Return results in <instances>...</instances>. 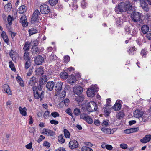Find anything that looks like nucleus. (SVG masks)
I'll list each match as a JSON object with an SVG mask.
<instances>
[{
    "mask_svg": "<svg viewBox=\"0 0 151 151\" xmlns=\"http://www.w3.org/2000/svg\"><path fill=\"white\" fill-rule=\"evenodd\" d=\"M98 90L97 88H95L94 87H91L88 89L87 91V96L90 97H93L94 96L95 93H96Z\"/></svg>",
    "mask_w": 151,
    "mask_h": 151,
    "instance_id": "5",
    "label": "nucleus"
},
{
    "mask_svg": "<svg viewBox=\"0 0 151 151\" xmlns=\"http://www.w3.org/2000/svg\"><path fill=\"white\" fill-rule=\"evenodd\" d=\"M63 83L61 81L57 82H55V90L57 92H60L62 89V87Z\"/></svg>",
    "mask_w": 151,
    "mask_h": 151,
    "instance_id": "9",
    "label": "nucleus"
},
{
    "mask_svg": "<svg viewBox=\"0 0 151 151\" xmlns=\"http://www.w3.org/2000/svg\"><path fill=\"white\" fill-rule=\"evenodd\" d=\"M4 7L5 11L6 12H9L10 11L12 8L11 3H8L4 6Z\"/></svg>",
    "mask_w": 151,
    "mask_h": 151,
    "instance_id": "24",
    "label": "nucleus"
},
{
    "mask_svg": "<svg viewBox=\"0 0 151 151\" xmlns=\"http://www.w3.org/2000/svg\"><path fill=\"white\" fill-rule=\"evenodd\" d=\"M116 116L117 119H121L124 116V114H116Z\"/></svg>",
    "mask_w": 151,
    "mask_h": 151,
    "instance_id": "46",
    "label": "nucleus"
},
{
    "mask_svg": "<svg viewBox=\"0 0 151 151\" xmlns=\"http://www.w3.org/2000/svg\"><path fill=\"white\" fill-rule=\"evenodd\" d=\"M43 145L46 147L47 148H49L50 146V144L47 141H45L44 142Z\"/></svg>",
    "mask_w": 151,
    "mask_h": 151,
    "instance_id": "49",
    "label": "nucleus"
},
{
    "mask_svg": "<svg viewBox=\"0 0 151 151\" xmlns=\"http://www.w3.org/2000/svg\"><path fill=\"white\" fill-rule=\"evenodd\" d=\"M106 148L108 150H111L112 149L113 147L111 145H106Z\"/></svg>",
    "mask_w": 151,
    "mask_h": 151,
    "instance_id": "63",
    "label": "nucleus"
},
{
    "mask_svg": "<svg viewBox=\"0 0 151 151\" xmlns=\"http://www.w3.org/2000/svg\"><path fill=\"white\" fill-rule=\"evenodd\" d=\"M25 68L26 69H28L31 65V63L30 61H26L25 63Z\"/></svg>",
    "mask_w": 151,
    "mask_h": 151,
    "instance_id": "48",
    "label": "nucleus"
},
{
    "mask_svg": "<svg viewBox=\"0 0 151 151\" xmlns=\"http://www.w3.org/2000/svg\"><path fill=\"white\" fill-rule=\"evenodd\" d=\"M2 90L6 92L9 95H11V92L10 91L9 86L7 84H5L2 86Z\"/></svg>",
    "mask_w": 151,
    "mask_h": 151,
    "instance_id": "17",
    "label": "nucleus"
},
{
    "mask_svg": "<svg viewBox=\"0 0 151 151\" xmlns=\"http://www.w3.org/2000/svg\"><path fill=\"white\" fill-rule=\"evenodd\" d=\"M69 100L68 99H65L59 105L63 104H64L65 106H68L69 102Z\"/></svg>",
    "mask_w": 151,
    "mask_h": 151,
    "instance_id": "31",
    "label": "nucleus"
},
{
    "mask_svg": "<svg viewBox=\"0 0 151 151\" xmlns=\"http://www.w3.org/2000/svg\"><path fill=\"white\" fill-rule=\"evenodd\" d=\"M68 73L65 72H62L60 73L61 77L63 79H66L68 78Z\"/></svg>",
    "mask_w": 151,
    "mask_h": 151,
    "instance_id": "34",
    "label": "nucleus"
},
{
    "mask_svg": "<svg viewBox=\"0 0 151 151\" xmlns=\"http://www.w3.org/2000/svg\"><path fill=\"white\" fill-rule=\"evenodd\" d=\"M19 109L20 113H27L26 112L27 109L25 107L22 108L21 107H19Z\"/></svg>",
    "mask_w": 151,
    "mask_h": 151,
    "instance_id": "42",
    "label": "nucleus"
},
{
    "mask_svg": "<svg viewBox=\"0 0 151 151\" xmlns=\"http://www.w3.org/2000/svg\"><path fill=\"white\" fill-rule=\"evenodd\" d=\"M76 77L73 75H71V76H70L68 80V83L72 85L73 83H74L76 81Z\"/></svg>",
    "mask_w": 151,
    "mask_h": 151,
    "instance_id": "22",
    "label": "nucleus"
},
{
    "mask_svg": "<svg viewBox=\"0 0 151 151\" xmlns=\"http://www.w3.org/2000/svg\"><path fill=\"white\" fill-rule=\"evenodd\" d=\"M54 85L55 82H54L49 81L46 85V87L48 90L51 91L53 90Z\"/></svg>",
    "mask_w": 151,
    "mask_h": 151,
    "instance_id": "12",
    "label": "nucleus"
},
{
    "mask_svg": "<svg viewBox=\"0 0 151 151\" xmlns=\"http://www.w3.org/2000/svg\"><path fill=\"white\" fill-rule=\"evenodd\" d=\"M70 57L68 56H65L64 57V62L65 63H68Z\"/></svg>",
    "mask_w": 151,
    "mask_h": 151,
    "instance_id": "58",
    "label": "nucleus"
},
{
    "mask_svg": "<svg viewBox=\"0 0 151 151\" xmlns=\"http://www.w3.org/2000/svg\"><path fill=\"white\" fill-rule=\"evenodd\" d=\"M20 22L22 23L23 27H26L28 25V23L27 22L26 17L24 15H22L21 17Z\"/></svg>",
    "mask_w": 151,
    "mask_h": 151,
    "instance_id": "10",
    "label": "nucleus"
},
{
    "mask_svg": "<svg viewBox=\"0 0 151 151\" xmlns=\"http://www.w3.org/2000/svg\"><path fill=\"white\" fill-rule=\"evenodd\" d=\"M132 9L133 7L129 3L126 4L122 2L116 6L115 10L117 14H121L122 12H127L128 14H130L132 12Z\"/></svg>",
    "mask_w": 151,
    "mask_h": 151,
    "instance_id": "1",
    "label": "nucleus"
},
{
    "mask_svg": "<svg viewBox=\"0 0 151 151\" xmlns=\"http://www.w3.org/2000/svg\"><path fill=\"white\" fill-rule=\"evenodd\" d=\"M9 66L11 70L12 71H14V72H15L16 71V69L15 68L14 66L13 63L11 61L9 62Z\"/></svg>",
    "mask_w": 151,
    "mask_h": 151,
    "instance_id": "39",
    "label": "nucleus"
},
{
    "mask_svg": "<svg viewBox=\"0 0 151 151\" xmlns=\"http://www.w3.org/2000/svg\"><path fill=\"white\" fill-rule=\"evenodd\" d=\"M134 117L139 118L142 117L145 114H133Z\"/></svg>",
    "mask_w": 151,
    "mask_h": 151,
    "instance_id": "50",
    "label": "nucleus"
},
{
    "mask_svg": "<svg viewBox=\"0 0 151 151\" xmlns=\"http://www.w3.org/2000/svg\"><path fill=\"white\" fill-rule=\"evenodd\" d=\"M40 9L41 13L44 14H48L50 11L49 7L46 4L41 5L40 6Z\"/></svg>",
    "mask_w": 151,
    "mask_h": 151,
    "instance_id": "4",
    "label": "nucleus"
},
{
    "mask_svg": "<svg viewBox=\"0 0 151 151\" xmlns=\"http://www.w3.org/2000/svg\"><path fill=\"white\" fill-rule=\"evenodd\" d=\"M31 44L29 42H25L23 47V49L25 51H28L29 50V47Z\"/></svg>",
    "mask_w": 151,
    "mask_h": 151,
    "instance_id": "26",
    "label": "nucleus"
},
{
    "mask_svg": "<svg viewBox=\"0 0 151 151\" xmlns=\"http://www.w3.org/2000/svg\"><path fill=\"white\" fill-rule=\"evenodd\" d=\"M38 16L33 15L31 19V23L32 24H34L37 22H38Z\"/></svg>",
    "mask_w": 151,
    "mask_h": 151,
    "instance_id": "28",
    "label": "nucleus"
},
{
    "mask_svg": "<svg viewBox=\"0 0 151 151\" xmlns=\"http://www.w3.org/2000/svg\"><path fill=\"white\" fill-rule=\"evenodd\" d=\"M37 30L35 29L32 28L29 29V35L31 36L33 34L37 33Z\"/></svg>",
    "mask_w": 151,
    "mask_h": 151,
    "instance_id": "32",
    "label": "nucleus"
},
{
    "mask_svg": "<svg viewBox=\"0 0 151 151\" xmlns=\"http://www.w3.org/2000/svg\"><path fill=\"white\" fill-rule=\"evenodd\" d=\"M125 30L127 33L129 34L130 33L129 27L128 26H126L124 28Z\"/></svg>",
    "mask_w": 151,
    "mask_h": 151,
    "instance_id": "60",
    "label": "nucleus"
},
{
    "mask_svg": "<svg viewBox=\"0 0 151 151\" xmlns=\"http://www.w3.org/2000/svg\"><path fill=\"white\" fill-rule=\"evenodd\" d=\"M149 28L146 25H143L141 28V30L144 34H145L148 32Z\"/></svg>",
    "mask_w": 151,
    "mask_h": 151,
    "instance_id": "21",
    "label": "nucleus"
},
{
    "mask_svg": "<svg viewBox=\"0 0 151 151\" xmlns=\"http://www.w3.org/2000/svg\"><path fill=\"white\" fill-rule=\"evenodd\" d=\"M84 99V96L83 95H81L78 96L76 97L75 99V100L78 103L82 101Z\"/></svg>",
    "mask_w": 151,
    "mask_h": 151,
    "instance_id": "23",
    "label": "nucleus"
},
{
    "mask_svg": "<svg viewBox=\"0 0 151 151\" xmlns=\"http://www.w3.org/2000/svg\"><path fill=\"white\" fill-rule=\"evenodd\" d=\"M73 113H81L80 109L78 108H76L73 110Z\"/></svg>",
    "mask_w": 151,
    "mask_h": 151,
    "instance_id": "54",
    "label": "nucleus"
},
{
    "mask_svg": "<svg viewBox=\"0 0 151 151\" xmlns=\"http://www.w3.org/2000/svg\"><path fill=\"white\" fill-rule=\"evenodd\" d=\"M73 92L78 95H81L83 92V88L80 86H75L73 88Z\"/></svg>",
    "mask_w": 151,
    "mask_h": 151,
    "instance_id": "7",
    "label": "nucleus"
},
{
    "mask_svg": "<svg viewBox=\"0 0 151 151\" xmlns=\"http://www.w3.org/2000/svg\"><path fill=\"white\" fill-rule=\"evenodd\" d=\"M33 93L35 99H38L40 98V95L38 92L34 93Z\"/></svg>",
    "mask_w": 151,
    "mask_h": 151,
    "instance_id": "47",
    "label": "nucleus"
},
{
    "mask_svg": "<svg viewBox=\"0 0 151 151\" xmlns=\"http://www.w3.org/2000/svg\"><path fill=\"white\" fill-rule=\"evenodd\" d=\"M101 130L105 133L109 134L111 133V129L104 127L101 128Z\"/></svg>",
    "mask_w": 151,
    "mask_h": 151,
    "instance_id": "29",
    "label": "nucleus"
},
{
    "mask_svg": "<svg viewBox=\"0 0 151 151\" xmlns=\"http://www.w3.org/2000/svg\"><path fill=\"white\" fill-rule=\"evenodd\" d=\"M47 81V77L46 76H42L39 78V84L42 85H45Z\"/></svg>",
    "mask_w": 151,
    "mask_h": 151,
    "instance_id": "15",
    "label": "nucleus"
},
{
    "mask_svg": "<svg viewBox=\"0 0 151 151\" xmlns=\"http://www.w3.org/2000/svg\"><path fill=\"white\" fill-rule=\"evenodd\" d=\"M13 20L12 17L10 15H9L7 17V21L8 24L11 25L12 24V21Z\"/></svg>",
    "mask_w": 151,
    "mask_h": 151,
    "instance_id": "38",
    "label": "nucleus"
},
{
    "mask_svg": "<svg viewBox=\"0 0 151 151\" xmlns=\"http://www.w3.org/2000/svg\"><path fill=\"white\" fill-rule=\"evenodd\" d=\"M38 43V41L37 40L33 41H31V42H30V44L31 45H32L33 47H35L37 46Z\"/></svg>",
    "mask_w": 151,
    "mask_h": 151,
    "instance_id": "36",
    "label": "nucleus"
},
{
    "mask_svg": "<svg viewBox=\"0 0 151 151\" xmlns=\"http://www.w3.org/2000/svg\"><path fill=\"white\" fill-rule=\"evenodd\" d=\"M58 140L59 142H61L62 143H64L65 142V140L63 138L62 135H60L58 137Z\"/></svg>",
    "mask_w": 151,
    "mask_h": 151,
    "instance_id": "43",
    "label": "nucleus"
},
{
    "mask_svg": "<svg viewBox=\"0 0 151 151\" xmlns=\"http://www.w3.org/2000/svg\"><path fill=\"white\" fill-rule=\"evenodd\" d=\"M147 50H146L142 49L141 52V54L142 55L144 56L146 54Z\"/></svg>",
    "mask_w": 151,
    "mask_h": 151,
    "instance_id": "61",
    "label": "nucleus"
},
{
    "mask_svg": "<svg viewBox=\"0 0 151 151\" xmlns=\"http://www.w3.org/2000/svg\"><path fill=\"white\" fill-rule=\"evenodd\" d=\"M58 0H49L48 2L51 6H55L58 3Z\"/></svg>",
    "mask_w": 151,
    "mask_h": 151,
    "instance_id": "33",
    "label": "nucleus"
},
{
    "mask_svg": "<svg viewBox=\"0 0 151 151\" xmlns=\"http://www.w3.org/2000/svg\"><path fill=\"white\" fill-rule=\"evenodd\" d=\"M26 6L24 5H22L19 8V12L20 14H22L26 10L25 9Z\"/></svg>",
    "mask_w": 151,
    "mask_h": 151,
    "instance_id": "27",
    "label": "nucleus"
},
{
    "mask_svg": "<svg viewBox=\"0 0 151 151\" xmlns=\"http://www.w3.org/2000/svg\"><path fill=\"white\" fill-rule=\"evenodd\" d=\"M40 50L37 47H33L31 49V52L33 54H37L40 52Z\"/></svg>",
    "mask_w": 151,
    "mask_h": 151,
    "instance_id": "25",
    "label": "nucleus"
},
{
    "mask_svg": "<svg viewBox=\"0 0 151 151\" xmlns=\"http://www.w3.org/2000/svg\"><path fill=\"white\" fill-rule=\"evenodd\" d=\"M45 137L42 135H41L37 141L38 143L42 141L45 139Z\"/></svg>",
    "mask_w": 151,
    "mask_h": 151,
    "instance_id": "57",
    "label": "nucleus"
},
{
    "mask_svg": "<svg viewBox=\"0 0 151 151\" xmlns=\"http://www.w3.org/2000/svg\"><path fill=\"white\" fill-rule=\"evenodd\" d=\"M24 59L26 60L30 61V58L29 57V53L28 52H25L24 54Z\"/></svg>",
    "mask_w": 151,
    "mask_h": 151,
    "instance_id": "30",
    "label": "nucleus"
},
{
    "mask_svg": "<svg viewBox=\"0 0 151 151\" xmlns=\"http://www.w3.org/2000/svg\"><path fill=\"white\" fill-rule=\"evenodd\" d=\"M86 110L89 112L97 111L98 108L97 104L94 101L88 103L86 105Z\"/></svg>",
    "mask_w": 151,
    "mask_h": 151,
    "instance_id": "2",
    "label": "nucleus"
},
{
    "mask_svg": "<svg viewBox=\"0 0 151 151\" xmlns=\"http://www.w3.org/2000/svg\"><path fill=\"white\" fill-rule=\"evenodd\" d=\"M131 133L135 132L139 130V128L138 127L131 128L129 129Z\"/></svg>",
    "mask_w": 151,
    "mask_h": 151,
    "instance_id": "44",
    "label": "nucleus"
},
{
    "mask_svg": "<svg viewBox=\"0 0 151 151\" xmlns=\"http://www.w3.org/2000/svg\"><path fill=\"white\" fill-rule=\"evenodd\" d=\"M145 112L141 109H136L134 111L133 113H144Z\"/></svg>",
    "mask_w": 151,
    "mask_h": 151,
    "instance_id": "45",
    "label": "nucleus"
},
{
    "mask_svg": "<svg viewBox=\"0 0 151 151\" xmlns=\"http://www.w3.org/2000/svg\"><path fill=\"white\" fill-rule=\"evenodd\" d=\"M50 123L52 124H54V125L58 124V122L57 121L55 120H50Z\"/></svg>",
    "mask_w": 151,
    "mask_h": 151,
    "instance_id": "56",
    "label": "nucleus"
},
{
    "mask_svg": "<svg viewBox=\"0 0 151 151\" xmlns=\"http://www.w3.org/2000/svg\"><path fill=\"white\" fill-rule=\"evenodd\" d=\"M64 136L66 138H69L70 136V134L69 132L66 129L64 130Z\"/></svg>",
    "mask_w": 151,
    "mask_h": 151,
    "instance_id": "37",
    "label": "nucleus"
},
{
    "mask_svg": "<svg viewBox=\"0 0 151 151\" xmlns=\"http://www.w3.org/2000/svg\"><path fill=\"white\" fill-rule=\"evenodd\" d=\"M44 61L43 58L40 55H38L35 58V62L37 65H42Z\"/></svg>",
    "mask_w": 151,
    "mask_h": 151,
    "instance_id": "6",
    "label": "nucleus"
},
{
    "mask_svg": "<svg viewBox=\"0 0 151 151\" xmlns=\"http://www.w3.org/2000/svg\"><path fill=\"white\" fill-rule=\"evenodd\" d=\"M146 35V37L149 40L151 39V31H148Z\"/></svg>",
    "mask_w": 151,
    "mask_h": 151,
    "instance_id": "59",
    "label": "nucleus"
},
{
    "mask_svg": "<svg viewBox=\"0 0 151 151\" xmlns=\"http://www.w3.org/2000/svg\"><path fill=\"white\" fill-rule=\"evenodd\" d=\"M1 37L3 39L4 42L8 45L9 40L6 32L3 31L1 33Z\"/></svg>",
    "mask_w": 151,
    "mask_h": 151,
    "instance_id": "20",
    "label": "nucleus"
},
{
    "mask_svg": "<svg viewBox=\"0 0 151 151\" xmlns=\"http://www.w3.org/2000/svg\"><path fill=\"white\" fill-rule=\"evenodd\" d=\"M82 151H93L91 148L85 146H83L82 148Z\"/></svg>",
    "mask_w": 151,
    "mask_h": 151,
    "instance_id": "41",
    "label": "nucleus"
},
{
    "mask_svg": "<svg viewBox=\"0 0 151 151\" xmlns=\"http://www.w3.org/2000/svg\"><path fill=\"white\" fill-rule=\"evenodd\" d=\"M81 0L82 1H81V6L83 8H84L86 7V6L87 4L86 3H85V1L84 0Z\"/></svg>",
    "mask_w": 151,
    "mask_h": 151,
    "instance_id": "62",
    "label": "nucleus"
},
{
    "mask_svg": "<svg viewBox=\"0 0 151 151\" xmlns=\"http://www.w3.org/2000/svg\"><path fill=\"white\" fill-rule=\"evenodd\" d=\"M85 120L86 121L88 124H92L93 122L92 119L90 116L88 115L86 119Z\"/></svg>",
    "mask_w": 151,
    "mask_h": 151,
    "instance_id": "35",
    "label": "nucleus"
},
{
    "mask_svg": "<svg viewBox=\"0 0 151 151\" xmlns=\"http://www.w3.org/2000/svg\"><path fill=\"white\" fill-rule=\"evenodd\" d=\"M55 134V132L53 131L50 130L49 129L47 130V134L48 136H53Z\"/></svg>",
    "mask_w": 151,
    "mask_h": 151,
    "instance_id": "40",
    "label": "nucleus"
},
{
    "mask_svg": "<svg viewBox=\"0 0 151 151\" xmlns=\"http://www.w3.org/2000/svg\"><path fill=\"white\" fill-rule=\"evenodd\" d=\"M112 109V106L109 105V104H106L105 105V107H104L105 113H110Z\"/></svg>",
    "mask_w": 151,
    "mask_h": 151,
    "instance_id": "16",
    "label": "nucleus"
},
{
    "mask_svg": "<svg viewBox=\"0 0 151 151\" xmlns=\"http://www.w3.org/2000/svg\"><path fill=\"white\" fill-rule=\"evenodd\" d=\"M140 4L143 9L146 12L149 10V8L148 5L144 0H141L140 2Z\"/></svg>",
    "mask_w": 151,
    "mask_h": 151,
    "instance_id": "13",
    "label": "nucleus"
},
{
    "mask_svg": "<svg viewBox=\"0 0 151 151\" xmlns=\"http://www.w3.org/2000/svg\"><path fill=\"white\" fill-rule=\"evenodd\" d=\"M87 116V114H81L80 117L81 119L85 120Z\"/></svg>",
    "mask_w": 151,
    "mask_h": 151,
    "instance_id": "51",
    "label": "nucleus"
},
{
    "mask_svg": "<svg viewBox=\"0 0 151 151\" xmlns=\"http://www.w3.org/2000/svg\"><path fill=\"white\" fill-rule=\"evenodd\" d=\"M32 142H30L25 147L26 148L29 149H30L32 148Z\"/></svg>",
    "mask_w": 151,
    "mask_h": 151,
    "instance_id": "55",
    "label": "nucleus"
},
{
    "mask_svg": "<svg viewBox=\"0 0 151 151\" xmlns=\"http://www.w3.org/2000/svg\"><path fill=\"white\" fill-rule=\"evenodd\" d=\"M37 79L33 77L30 78L29 82V84L31 86H34L37 82Z\"/></svg>",
    "mask_w": 151,
    "mask_h": 151,
    "instance_id": "19",
    "label": "nucleus"
},
{
    "mask_svg": "<svg viewBox=\"0 0 151 151\" xmlns=\"http://www.w3.org/2000/svg\"><path fill=\"white\" fill-rule=\"evenodd\" d=\"M122 17H123V19L122 18L121 19V17H118L116 19V22L117 24L120 25L126 21L127 17L125 16H123Z\"/></svg>",
    "mask_w": 151,
    "mask_h": 151,
    "instance_id": "18",
    "label": "nucleus"
},
{
    "mask_svg": "<svg viewBox=\"0 0 151 151\" xmlns=\"http://www.w3.org/2000/svg\"><path fill=\"white\" fill-rule=\"evenodd\" d=\"M40 14V13L39 11L37 9H36L34 12L33 15L39 17Z\"/></svg>",
    "mask_w": 151,
    "mask_h": 151,
    "instance_id": "53",
    "label": "nucleus"
},
{
    "mask_svg": "<svg viewBox=\"0 0 151 151\" xmlns=\"http://www.w3.org/2000/svg\"><path fill=\"white\" fill-rule=\"evenodd\" d=\"M56 151H66V150L65 148L62 147H60L57 149Z\"/></svg>",
    "mask_w": 151,
    "mask_h": 151,
    "instance_id": "64",
    "label": "nucleus"
},
{
    "mask_svg": "<svg viewBox=\"0 0 151 151\" xmlns=\"http://www.w3.org/2000/svg\"><path fill=\"white\" fill-rule=\"evenodd\" d=\"M151 139V135L147 134L142 139L140 140V142L143 143H146L149 142Z\"/></svg>",
    "mask_w": 151,
    "mask_h": 151,
    "instance_id": "14",
    "label": "nucleus"
},
{
    "mask_svg": "<svg viewBox=\"0 0 151 151\" xmlns=\"http://www.w3.org/2000/svg\"><path fill=\"white\" fill-rule=\"evenodd\" d=\"M121 101L120 100H117L116 101L115 104L112 107V109L115 111H119L121 108V105L120 102Z\"/></svg>",
    "mask_w": 151,
    "mask_h": 151,
    "instance_id": "8",
    "label": "nucleus"
},
{
    "mask_svg": "<svg viewBox=\"0 0 151 151\" xmlns=\"http://www.w3.org/2000/svg\"><path fill=\"white\" fill-rule=\"evenodd\" d=\"M69 145L70 148L73 149L78 147V144L76 140L71 141L69 142Z\"/></svg>",
    "mask_w": 151,
    "mask_h": 151,
    "instance_id": "11",
    "label": "nucleus"
},
{
    "mask_svg": "<svg viewBox=\"0 0 151 151\" xmlns=\"http://www.w3.org/2000/svg\"><path fill=\"white\" fill-rule=\"evenodd\" d=\"M134 7L132 9V12L130 14H131V17L132 20L135 22H139L141 19V14L139 12L134 11Z\"/></svg>",
    "mask_w": 151,
    "mask_h": 151,
    "instance_id": "3",
    "label": "nucleus"
},
{
    "mask_svg": "<svg viewBox=\"0 0 151 151\" xmlns=\"http://www.w3.org/2000/svg\"><path fill=\"white\" fill-rule=\"evenodd\" d=\"M120 146L122 148L124 149H125L127 148V145L126 144H121Z\"/></svg>",
    "mask_w": 151,
    "mask_h": 151,
    "instance_id": "52",
    "label": "nucleus"
}]
</instances>
